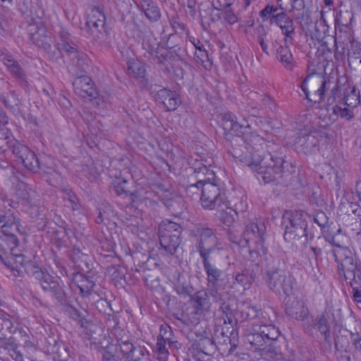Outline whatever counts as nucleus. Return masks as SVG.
Instances as JSON below:
<instances>
[{"instance_id":"f257e3e1","label":"nucleus","mask_w":361,"mask_h":361,"mask_svg":"<svg viewBox=\"0 0 361 361\" xmlns=\"http://www.w3.org/2000/svg\"><path fill=\"white\" fill-rule=\"evenodd\" d=\"M269 161L255 171L257 180L266 185L288 186L296 178V167L276 152L269 153Z\"/></svg>"},{"instance_id":"f03ea898","label":"nucleus","mask_w":361,"mask_h":361,"mask_svg":"<svg viewBox=\"0 0 361 361\" xmlns=\"http://www.w3.org/2000/svg\"><path fill=\"white\" fill-rule=\"evenodd\" d=\"M269 142L260 136H256L252 140V143H247L240 146L239 148H233L231 154L235 159L244 163L254 172L259 169L264 161H269L268 154L266 151L269 147Z\"/></svg>"},{"instance_id":"7ed1b4c3","label":"nucleus","mask_w":361,"mask_h":361,"mask_svg":"<svg viewBox=\"0 0 361 361\" xmlns=\"http://www.w3.org/2000/svg\"><path fill=\"white\" fill-rule=\"evenodd\" d=\"M59 54L68 56L71 61L68 68L73 74L78 75L86 71L85 54L78 50V42L74 37L64 27H61L59 32V39L56 44Z\"/></svg>"},{"instance_id":"20e7f679","label":"nucleus","mask_w":361,"mask_h":361,"mask_svg":"<svg viewBox=\"0 0 361 361\" xmlns=\"http://www.w3.org/2000/svg\"><path fill=\"white\" fill-rule=\"evenodd\" d=\"M266 226L264 224L250 223L246 225L242 237L247 245V255L245 259L250 262H262L267 255V247L264 245Z\"/></svg>"},{"instance_id":"39448f33","label":"nucleus","mask_w":361,"mask_h":361,"mask_svg":"<svg viewBox=\"0 0 361 361\" xmlns=\"http://www.w3.org/2000/svg\"><path fill=\"white\" fill-rule=\"evenodd\" d=\"M309 219L310 216L304 211H286L282 217L285 240L293 243L302 238H305V242L312 239V236H309L307 231Z\"/></svg>"},{"instance_id":"423d86ee","label":"nucleus","mask_w":361,"mask_h":361,"mask_svg":"<svg viewBox=\"0 0 361 361\" xmlns=\"http://www.w3.org/2000/svg\"><path fill=\"white\" fill-rule=\"evenodd\" d=\"M204 209L216 210L219 212H227V209H232L228 206V201L219 185L216 183L206 180L201 186V195L200 198Z\"/></svg>"},{"instance_id":"0eeeda50","label":"nucleus","mask_w":361,"mask_h":361,"mask_svg":"<svg viewBox=\"0 0 361 361\" xmlns=\"http://www.w3.org/2000/svg\"><path fill=\"white\" fill-rule=\"evenodd\" d=\"M337 264V274L346 283L361 279V262L350 250L334 258Z\"/></svg>"},{"instance_id":"6e6552de","label":"nucleus","mask_w":361,"mask_h":361,"mask_svg":"<svg viewBox=\"0 0 361 361\" xmlns=\"http://www.w3.org/2000/svg\"><path fill=\"white\" fill-rule=\"evenodd\" d=\"M190 235L195 238V247L202 260L210 258V255L219 245V239L214 231L209 227L199 226L192 230Z\"/></svg>"},{"instance_id":"1a4fd4ad","label":"nucleus","mask_w":361,"mask_h":361,"mask_svg":"<svg viewBox=\"0 0 361 361\" xmlns=\"http://www.w3.org/2000/svg\"><path fill=\"white\" fill-rule=\"evenodd\" d=\"M342 313L340 308L327 305L321 315L312 319L311 326L317 329L324 336L326 342L331 339V324H337L342 320Z\"/></svg>"},{"instance_id":"9d476101","label":"nucleus","mask_w":361,"mask_h":361,"mask_svg":"<svg viewBox=\"0 0 361 361\" xmlns=\"http://www.w3.org/2000/svg\"><path fill=\"white\" fill-rule=\"evenodd\" d=\"M324 137H326V134L319 130L300 132L294 140L295 149L298 154H314L319 151V143Z\"/></svg>"},{"instance_id":"9b49d317","label":"nucleus","mask_w":361,"mask_h":361,"mask_svg":"<svg viewBox=\"0 0 361 361\" xmlns=\"http://www.w3.org/2000/svg\"><path fill=\"white\" fill-rule=\"evenodd\" d=\"M14 229L20 233H23L21 219L18 215L10 210L5 214H0V230L5 236L2 241L6 245H20L19 239L13 233Z\"/></svg>"},{"instance_id":"f8f14e48","label":"nucleus","mask_w":361,"mask_h":361,"mask_svg":"<svg viewBox=\"0 0 361 361\" xmlns=\"http://www.w3.org/2000/svg\"><path fill=\"white\" fill-rule=\"evenodd\" d=\"M204 270L207 274V281L209 286L214 288L213 290L219 288L226 289L233 287L231 277L226 271L218 269L215 265L211 264L210 259H202Z\"/></svg>"},{"instance_id":"ddd939ff","label":"nucleus","mask_w":361,"mask_h":361,"mask_svg":"<svg viewBox=\"0 0 361 361\" xmlns=\"http://www.w3.org/2000/svg\"><path fill=\"white\" fill-rule=\"evenodd\" d=\"M269 288L274 291L280 292L281 290L286 295H291L293 289V279L287 276L285 271L280 269L272 268L267 271Z\"/></svg>"},{"instance_id":"4468645a","label":"nucleus","mask_w":361,"mask_h":361,"mask_svg":"<svg viewBox=\"0 0 361 361\" xmlns=\"http://www.w3.org/2000/svg\"><path fill=\"white\" fill-rule=\"evenodd\" d=\"M28 32L30 35V40L34 44L43 49L50 57L56 56L57 52L55 50H52L51 37L47 35L46 29L42 26V23L40 20L39 22L29 23Z\"/></svg>"},{"instance_id":"2eb2a0df","label":"nucleus","mask_w":361,"mask_h":361,"mask_svg":"<svg viewBox=\"0 0 361 361\" xmlns=\"http://www.w3.org/2000/svg\"><path fill=\"white\" fill-rule=\"evenodd\" d=\"M39 284L44 292L51 294L58 304L64 301L63 299L68 295L63 289L62 283L56 279L49 272L44 276L42 281H39Z\"/></svg>"},{"instance_id":"dca6fc26","label":"nucleus","mask_w":361,"mask_h":361,"mask_svg":"<svg viewBox=\"0 0 361 361\" xmlns=\"http://www.w3.org/2000/svg\"><path fill=\"white\" fill-rule=\"evenodd\" d=\"M276 318L272 314H267L261 318V322L253 324V331H259L270 343L277 339L279 336V329L274 325Z\"/></svg>"},{"instance_id":"f3484780","label":"nucleus","mask_w":361,"mask_h":361,"mask_svg":"<svg viewBox=\"0 0 361 361\" xmlns=\"http://www.w3.org/2000/svg\"><path fill=\"white\" fill-rule=\"evenodd\" d=\"M286 314L296 320L304 321L309 315V310L302 301L291 295H286L284 300Z\"/></svg>"},{"instance_id":"a211bd4d","label":"nucleus","mask_w":361,"mask_h":361,"mask_svg":"<svg viewBox=\"0 0 361 361\" xmlns=\"http://www.w3.org/2000/svg\"><path fill=\"white\" fill-rule=\"evenodd\" d=\"M95 286V282L90 276H86L84 272H75L73 274L72 281L70 283L71 288L76 291L79 290V293L83 297L93 298L92 290Z\"/></svg>"},{"instance_id":"6ab92c4d","label":"nucleus","mask_w":361,"mask_h":361,"mask_svg":"<svg viewBox=\"0 0 361 361\" xmlns=\"http://www.w3.org/2000/svg\"><path fill=\"white\" fill-rule=\"evenodd\" d=\"M209 293L202 290L195 292L190 298V303L193 310V313L200 317H204L211 311V302L209 300Z\"/></svg>"},{"instance_id":"aec40b11","label":"nucleus","mask_w":361,"mask_h":361,"mask_svg":"<svg viewBox=\"0 0 361 361\" xmlns=\"http://www.w3.org/2000/svg\"><path fill=\"white\" fill-rule=\"evenodd\" d=\"M331 81L326 80V78L322 73H312L308 74L305 78L300 83V86L302 90H308V89L316 90H325L327 85V89L331 90H338L337 86L330 87Z\"/></svg>"},{"instance_id":"412c9836","label":"nucleus","mask_w":361,"mask_h":361,"mask_svg":"<svg viewBox=\"0 0 361 361\" xmlns=\"http://www.w3.org/2000/svg\"><path fill=\"white\" fill-rule=\"evenodd\" d=\"M250 262V265L247 264L241 272H237L235 276L231 277V279H234V283L242 286L245 290L250 288L259 271V263L261 262Z\"/></svg>"},{"instance_id":"4be33fe9","label":"nucleus","mask_w":361,"mask_h":361,"mask_svg":"<svg viewBox=\"0 0 361 361\" xmlns=\"http://www.w3.org/2000/svg\"><path fill=\"white\" fill-rule=\"evenodd\" d=\"M209 295L215 302L220 304L219 312L221 313V317L218 318H221L224 324L228 322L229 324L235 325L236 320L234 319L233 310L229 302L224 300V295L217 290H210Z\"/></svg>"},{"instance_id":"5701e85b","label":"nucleus","mask_w":361,"mask_h":361,"mask_svg":"<svg viewBox=\"0 0 361 361\" xmlns=\"http://www.w3.org/2000/svg\"><path fill=\"white\" fill-rule=\"evenodd\" d=\"M271 20L279 27L282 34L286 37V42H292L293 41V35L295 33L294 23L286 11H281L279 13L273 15Z\"/></svg>"},{"instance_id":"b1692460","label":"nucleus","mask_w":361,"mask_h":361,"mask_svg":"<svg viewBox=\"0 0 361 361\" xmlns=\"http://www.w3.org/2000/svg\"><path fill=\"white\" fill-rule=\"evenodd\" d=\"M273 343L267 341L257 331H253V332L247 335L245 338V345L247 350L258 353L260 357L263 355L264 351H267L269 345H271Z\"/></svg>"},{"instance_id":"393cba45","label":"nucleus","mask_w":361,"mask_h":361,"mask_svg":"<svg viewBox=\"0 0 361 361\" xmlns=\"http://www.w3.org/2000/svg\"><path fill=\"white\" fill-rule=\"evenodd\" d=\"M212 160L192 159L189 161L193 173L197 179L203 178L210 180L214 176V172L212 169Z\"/></svg>"},{"instance_id":"a878e982","label":"nucleus","mask_w":361,"mask_h":361,"mask_svg":"<svg viewBox=\"0 0 361 361\" xmlns=\"http://www.w3.org/2000/svg\"><path fill=\"white\" fill-rule=\"evenodd\" d=\"M243 320H255V322H261V318L267 314H272L274 317V311L269 307L267 310H262L248 302L243 303L239 310Z\"/></svg>"},{"instance_id":"bb28decb","label":"nucleus","mask_w":361,"mask_h":361,"mask_svg":"<svg viewBox=\"0 0 361 361\" xmlns=\"http://www.w3.org/2000/svg\"><path fill=\"white\" fill-rule=\"evenodd\" d=\"M64 301L60 302L59 305L61 306V310L69 317V318L76 321L82 327L87 322L86 310H80L72 305L71 298L67 295Z\"/></svg>"},{"instance_id":"cd10ccee","label":"nucleus","mask_w":361,"mask_h":361,"mask_svg":"<svg viewBox=\"0 0 361 361\" xmlns=\"http://www.w3.org/2000/svg\"><path fill=\"white\" fill-rule=\"evenodd\" d=\"M322 237L326 243L331 245L332 248L329 250V253L334 258L350 250L348 247L343 245V241L341 237L329 230L324 231Z\"/></svg>"},{"instance_id":"c85d7f7f","label":"nucleus","mask_w":361,"mask_h":361,"mask_svg":"<svg viewBox=\"0 0 361 361\" xmlns=\"http://www.w3.org/2000/svg\"><path fill=\"white\" fill-rule=\"evenodd\" d=\"M86 25L90 30L94 28L98 32H106V16L103 11L93 8L88 14Z\"/></svg>"},{"instance_id":"c756f323","label":"nucleus","mask_w":361,"mask_h":361,"mask_svg":"<svg viewBox=\"0 0 361 361\" xmlns=\"http://www.w3.org/2000/svg\"><path fill=\"white\" fill-rule=\"evenodd\" d=\"M223 121L225 130L244 133V130L250 128V125L245 118H243L242 121H239L236 116L232 112L226 113L224 115Z\"/></svg>"},{"instance_id":"7c9ffc66","label":"nucleus","mask_w":361,"mask_h":361,"mask_svg":"<svg viewBox=\"0 0 361 361\" xmlns=\"http://www.w3.org/2000/svg\"><path fill=\"white\" fill-rule=\"evenodd\" d=\"M70 258L74 264L75 269H78L77 272L86 273L90 270L89 256L83 253L80 248L76 247V246H73Z\"/></svg>"},{"instance_id":"2f4dec72","label":"nucleus","mask_w":361,"mask_h":361,"mask_svg":"<svg viewBox=\"0 0 361 361\" xmlns=\"http://www.w3.org/2000/svg\"><path fill=\"white\" fill-rule=\"evenodd\" d=\"M355 108L342 103L341 105H335L332 108V115L329 117V121H325L324 126H329L332 121H335L338 117L346 121L352 120L355 116Z\"/></svg>"},{"instance_id":"473e14b6","label":"nucleus","mask_w":361,"mask_h":361,"mask_svg":"<svg viewBox=\"0 0 361 361\" xmlns=\"http://www.w3.org/2000/svg\"><path fill=\"white\" fill-rule=\"evenodd\" d=\"M189 41L195 47L197 52L195 54V58L197 62L201 63L205 69H210L212 66V63L209 59L208 52L204 49V47L202 42L195 38V37L190 36L188 37Z\"/></svg>"},{"instance_id":"72a5a7b5","label":"nucleus","mask_w":361,"mask_h":361,"mask_svg":"<svg viewBox=\"0 0 361 361\" xmlns=\"http://www.w3.org/2000/svg\"><path fill=\"white\" fill-rule=\"evenodd\" d=\"M353 19L352 11L336 10L334 18L336 29L338 28L340 32H346L350 29Z\"/></svg>"},{"instance_id":"f704fd0d","label":"nucleus","mask_w":361,"mask_h":361,"mask_svg":"<svg viewBox=\"0 0 361 361\" xmlns=\"http://www.w3.org/2000/svg\"><path fill=\"white\" fill-rule=\"evenodd\" d=\"M6 142L8 148L11 150L13 154L16 159V161L21 163L23 159H25L32 152V150L27 146L20 143L15 139H10L9 137L5 140L3 142Z\"/></svg>"},{"instance_id":"c9c22d12","label":"nucleus","mask_w":361,"mask_h":361,"mask_svg":"<svg viewBox=\"0 0 361 361\" xmlns=\"http://www.w3.org/2000/svg\"><path fill=\"white\" fill-rule=\"evenodd\" d=\"M183 228L176 222L166 219L161 221L159 226V237L181 236Z\"/></svg>"},{"instance_id":"e433bc0d","label":"nucleus","mask_w":361,"mask_h":361,"mask_svg":"<svg viewBox=\"0 0 361 361\" xmlns=\"http://www.w3.org/2000/svg\"><path fill=\"white\" fill-rule=\"evenodd\" d=\"M161 250L167 255H173L182 243L181 236L159 237Z\"/></svg>"},{"instance_id":"4c0bfd02","label":"nucleus","mask_w":361,"mask_h":361,"mask_svg":"<svg viewBox=\"0 0 361 361\" xmlns=\"http://www.w3.org/2000/svg\"><path fill=\"white\" fill-rule=\"evenodd\" d=\"M324 12L321 11V20L319 22H312V25L307 27V32H309L311 38L317 41H322L328 31V26L326 24L325 20L323 19Z\"/></svg>"},{"instance_id":"58836bf2","label":"nucleus","mask_w":361,"mask_h":361,"mask_svg":"<svg viewBox=\"0 0 361 361\" xmlns=\"http://www.w3.org/2000/svg\"><path fill=\"white\" fill-rule=\"evenodd\" d=\"M158 337L164 341L165 343H167L170 348L178 350L182 346L181 343L176 339L172 328L168 324H162L160 326Z\"/></svg>"},{"instance_id":"ea45409f","label":"nucleus","mask_w":361,"mask_h":361,"mask_svg":"<svg viewBox=\"0 0 361 361\" xmlns=\"http://www.w3.org/2000/svg\"><path fill=\"white\" fill-rule=\"evenodd\" d=\"M193 344L195 345L202 352H206L207 355L211 356L214 353L216 346L214 341L207 336L204 331L202 335L200 336V338L196 340Z\"/></svg>"},{"instance_id":"a19ab883","label":"nucleus","mask_w":361,"mask_h":361,"mask_svg":"<svg viewBox=\"0 0 361 361\" xmlns=\"http://www.w3.org/2000/svg\"><path fill=\"white\" fill-rule=\"evenodd\" d=\"M174 290L182 298L191 297L194 291V288L190 281L182 276H178L177 281L174 284Z\"/></svg>"},{"instance_id":"79ce46f5","label":"nucleus","mask_w":361,"mask_h":361,"mask_svg":"<svg viewBox=\"0 0 361 361\" xmlns=\"http://www.w3.org/2000/svg\"><path fill=\"white\" fill-rule=\"evenodd\" d=\"M128 74L145 81L146 70L144 65L137 60H130L128 62Z\"/></svg>"},{"instance_id":"37998d69","label":"nucleus","mask_w":361,"mask_h":361,"mask_svg":"<svg viewBox=\"0 0 361 361\" xmlns=\"http://www.w3.org/2000/svg\"><path fill=\"white\" fill-rule=\"evenodd\" d=\"M276 57L286 68L289 70L293 68V57L287 46H279L276 50Z\"/></svg>"},{"instance_id":"c03bdc74","label":"nucleus","mask_w":361,"mask_h":361,"mask_svg":"<svg viewBox=\"0 0 361 361\" xmlns=\"http://www.w3.org/2000/svg\"><path fill=\"white\" fill-rule=\"evenodd\" d=\"M24 270L27 275L33 277L38 282L42 281V279L48 272L47 270L42 269L32 261L26 262Z\"/></svg>"},{"instance_id":"a18cd8bd","label":"nucleus","mask_w":361,"mask_h":361,"mask_svg":"<svg viewBox=\"0 0 361 361\" xmlns=\"http://www.w3.org/2000/svg\"><path fill=\"white\" fill-rule=\"evenodd\" d=\"M19 245H12L7 246L10 250V259L13 262V266H18L23 271L22 268L25 267L26 262H25L24 255L18 248Z\"/></svg>"},{"instance_id":"49530a36","label":"nucleus","mask_w":361,"mask_h":361,"mask_svg":"<svg viewBox=\"0 0 361 361\" xmlns=\"http://www.w3.org/2000/svg\"><path fill=\"white\" fill-rule=\"evenodd\" d=\"M151 23L159 21L161 17V10L156 2L139 9Z\"/></svg>"},{"instance_id":"de8ad7c7","label":"nucleus","mask_w":361,"mask_h":361,"mask_svg":"<svg viewBox=\"0 0 361 361\" xmlns=\"http://www.w3.org/2000/svg\"><path fill=\"white\" fill-rule=\"evenodd\" d=\"M130 257L133 262L135 269L137 271H140L139 269L145 268V265L149 259V253L137 250L133 251Z\"/></svg>"},{"instance_id":"09e8293b","label":"nucleus","mask_w":361,"mask_h":361,"mask_svg":"<svg viewBox=\"0 0 361 361\" xmlns=\"http://www.w3.org/2000/svg\"><path fill=\"white\" fill-rule=\"evenodd\" d=\"M4 63L13 77L21 80H24V72L16 61L11 58H4Z\"/></svg>"},{"instance_id":"8fccbe9b","label":"nucleus","mask_w":361,"mask_h":361,"mask_svg":"<svg viewBox=\"0 0 361 361\" xmlns=\"http://www.w3.org/2000/svg\"><path fill=\"white\" fill-rule=\"evenodd\" d=\"M70 229L61 228L53 233V240L59 248L68 246V234Z\"/></svg>"},{"instance_id":"3c124183","label":"nucleus","mask_w":361,"mask_h":361,"mask_svg":"<svg viewBox=\"0 0 361 361\" xmlns=\"http://www.w3.org/2000/svg\"><path fill=\"white\" fill-rule=\"evenodd\" d=\"M215 324L214 333L216 336H221L222 337L228 338L233 334L234 325L229 324L228 322L224 324L221 318H215Z\"/></svg>"},{"instance_id":"603ef678","label":"nucleus","mask_w":361,"mask_h":361,"mask_svg":"<svg viewBox=\"0 0 361 361\" xmlns=\"http://www.w3.org/2000/svg\"><path fill=\"white\" fill-rule=\"evenodd\" d=\"M94 85L92 79L87 75L78 76L73 82L75 90H90L94 87Z\"/></svg>"},{"instance_id":"864d4df0","label":"nucleus","mask_w":361,"mask_h":361,"mask_svg":"<svg viewBox=\"0 0 361 361\" xmlns=\"http://www.w3.org/2000/svg\"><path fill=\"white\" fill-rule=\"evenodd\" d=\"M0 262L13 271L14 276L18 277L22 276L20 269L18 266L14 267L13 262L10 259L9 249L4 250L2 252H0Z\"/></svg>"},{"instance_id":"5fc2aeb1","label":"nucleus","mask_w":361,"mask_h":361,"mask_svg":"<svg viewBox=\"0 0 361 361\" xmlns=\"http://www.w3.org/2000/svg\"><path fill=\"white\" fill-rule=\"evenodd\" d=\"M28 171L37 172L40 169V164L35 153L31 152L28 156L23 159L21 163Z\"/></svg>"},{"instance_id":"6e6d98bb","label":"nucleus","mask_w":361,"mask_h":361,"mask_svg":"<svg viewBox=\"0 0 361 361\" xmlns=\"http://www.w3.org/2000/svg\"><path fill=\"white\" fill-rule=\"evenodd\" d=\"M129 361H151L149 351L143 346L137 345L130 355Z\"/></svg>"},{"instance_id":"4d7b16f0","label":"nucleus","mask_w":361,"mask_h":361,"mask_svg":"<svg viewBox=\"0 0 361 361\" xmlns=\"http://www.w3.org/2000/svg\"><path fill=\"white\" fill-rule=\"evenodd\" d=\"M167 50L160 46L158 49H156L155 51L147 59L152 63L163 65L165 64L167 61Z\"/></svg>"},{"instance_id":"13d9d810","label":"nucleus","mask_w":361,"mask_h":361,"mask_svg":"<svg viewBox=\"0 0 361 361\" xmlns=\"http://www.w3.org/2000/svg\"><path fill=\"white\" fill-rule=\"evenodd\" d=\"M163 104L168 111H174L180 104V99L176 92H169L167 97L164 98Z\"/></svg>"},{"instance_id":"bf43d9fd","label":"nucleus","mask_w":361,"mask_h":361,"mask_svg":"<svg viewBox=\"0 0 361 361\" xmlns=\"http://www.w3.org/2000/svg\"><path fill=\"white\" fill-rule=\"evenodd\" d=\"M160 47V44L155 38H149L144 39L142 42V48L145 51L143 54L145 58L152 55L156 49Z\"/></svg>"},{"instance_id":"052dcab7","label":"nucleus","mask_w":361,"mask_h":361,"mask_svg":"<svg viewBox=\"0 0 361 361\" xmlns=\"http://www.w3.org/2000/svg\"><path fill=\"white\" fill-rule=\"evenodd\" d=\"M1 100L5 106L8 108H14L19 104L18 97L15 92H4L1 96Z\"/></svg>"},{"instance_id":"680f3d73","label":"nucleus","mask_w":361,"mask_h":361,"mask_svg":"<svg viewBox=\"0 0 361 361\" xmlns=\"http://www.w3.org/2000/svg\"><path fill=\"white\" fill-rule=\"evenodd\" d=\"M326 92H303L309 105L319 104L325 97Z\"/></svg>"},{"instance_id":"e2e57ef3","label":"nucleus","mask_w":361,"mask_h":361,"mask_svg":"<svg viewBox=\"0 0 361 361\" xmlns=\"http://www.w3.org/2000/svg\"><path fill=\"white\" fill-rule=\"evenodd\" d=\"M92 302L95 306V308L100 312L104 314H109L112 312V309L111 307V304L106 299L99 298L98 300H94V297L93 296Z\"/></svg>"},{"instance_id":"0e129e2a","label":"nucleus","mask_w":361,"mask_h":361,"mask_svg":"<svg viewBox=\"0 0 361 361\" xmlns=\"http://www.w3.org/2000/svg\"><path fill=\"white\" fill-rule=\"evenodd\" d=\"M262 98L259 100L257 99L255 106H252L253 109H259L262 108L263 106H268L271 110L276 109V104L274 99L271 98L267 94L264 93L262 94Z\"/></svg>"},{"instance_id":"69168bd1","label":"nucleus","mask_w":361,"mask_h":361,"mask_svg":"<svg viewBox=\"0 0 361 361\" xmlns=\"http://www.w3.org/2000/svg\"><path fill=\"white\" fill-rule=\"evenodd\" d=\"M360 92H348V94L344 97L343 104L351 108L356 109L360 103Z\"/></svg>"},{"instance_id":"338daca9","label":"nucleus","mask_w":361,"mask_h":361,"mask_svg":"<svg viewBox=\"0 0 361 361\" xmlns=\"http://www.w3.org/2000/svg\"><path fill=\"white\" fill-rule=\"evenodd\" d=\"M221 13L222 20L231 25H234L239 21L238 15L234 13V11L231 7L221 11Z\"/></svg>"},{"instance_id":"774afa93","label":"nucleus","mask_w":361,"mask_h":361,"mask_svg":"<svg viewBox=\"0 0 361 361\" xmlns=\"http://www.w3.org/2000/svg\"><path fill=\"white\" fill-rule=\"evenodd\" d=\"M347 285L352 288L353 301L357 303H361V279L360 281L357 280L356 282H350Z\"/></svg>"}]
</instances>
